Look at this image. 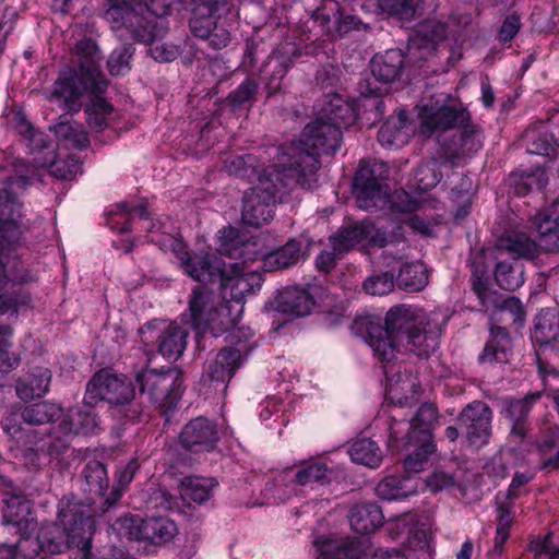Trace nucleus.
Segmentation results:
<instances>
[{
	"label": "nucleus",
	"mask_w": 559,
	"mask_h": 559,
	"mask_svg": "<svg viewBox=\"0 0 559 559\" xmlns=\"http://www.w3.org/2000/svg\"><path fill=\"white\" fill-rule=\"evenodd\" d=\"M444 323L438 313L400 304L386 311L384 320L374 314L357 316L352 330L364 338L376 359L388 364L402 352L430 357L439 347Z\"/></svg>",
	"instance_id": "nucleus-1"
},
{
	"label": "nucleus",
	"mask_w": 559,
	"mask_h": 559,
	"mask_svg": "<svg viewBox=\"0 0 559 559\" xmlns=\"http://www.w3.org/2000/svg\"><path fill=\"white\" fill-rule=\"evenodd\" d=\"M320 162L313 154H302L296 146H281L277 163L259 177V183L243 197V224L261 227L273 218V207L294 187L312 189L317 186Z\"/></svg>",
	"instance_id": "nucleus-2"
},
{
	"label": "nucleus",
	"mask_w": 559,
	"mask_h": 559,
	"mask_svg": "<svg viewBox=\"0 0 559 559\" xmlns=\"http://www.w3.org/2000/svg\"><path fill=\"white\" fill-rule=\"evenodd\" d=\"M472 290L485 311H491L490 337L478 357L480 364L508 362L512 352V341L507 326L522 328L525 322V310L521 300L514 296L506 297L489 287L488 281L481 276L472 278Z\"/></svg>",
	"instance_id": "nucleus-3"
},
{
	"label": "nucleus",
	"mask_w": 559,
	"mask_h": 559,
	"mask_svg": "<svg viewBox=\"0 0 559 559\" xmlns=\"http://www.w3.org/2000/svg\"><path fill=\"white\" fill-rule=\"evenodd\" d=\"M356 119L353 105L334 95L321 108L320 117L305 127L300 140L284 146H296L302 154H313L319 162L320 154H334L338 150L342 129L352 126Z\"/></svg>",
	"instance_id": "nucleus-4"
},
{
	"label": "nucleus",
	"mask_w": 559,
	"mask_h": 559,
	"mask_svg": "<svg viewBox=\"0 0 559 559\" xmlns=\"http://www.w3.org/2000/svg\"><path fill=\"white\" fill-rule=\"evenodd\" d=\"M94 502L83 501L74 496H64L58 503L56 524L61 534L49 538L47 534L38 536L37 544L43 550L51 554L75 546L82 549L91 547V536L95 528Z\"/></svg>",
	"instance_id": "nucleus-5"
},
{
	"label": "nucleus",
	"mask_w": 559,
	"mask_h": 559,
	"mask_svg": "<svg viewBox=\"0 0 559 559\" xmlns=\"http://www.w3.org/2000/svg\"><path fill=\"white\" fill-rule=\"evenodd\" d=\"M0 169V292L8 287L4 262L12 257V245L20 238L22 203L19 194L31 183L25 176H5Z\"/></svg>",
	"instance_id": "nucleus-6"
},
{
	"label": "nucleus",
	"mask_w": 559,
	"mask_h": 559,
	"mask_svg": "<svg viewBox=\"0 0 559 559\" xmlns=\"http://www.w3.org/2000/svg\"><path fill=\"white\" fill-rule=\"evenodd\" d=\"M533 225L538 234L537 241L523 233H509L497 240V250L533 260L539 251H559V203L548 212L535 215Z\"/></svg>",
	"instance_id": "nucleus-7"
},
{
	"label": "nucleus",
	"mask_w": 559,
	"mask_h": 559,
	"mask_svg": "<svg viewBox=\"0 0 559 559\" xmlns=\"http://www.w3.org/2000/svg\"><path fill=\"white\" fill-rule=\"evenodd\" d=\"M234 24L233 4L228 0H201L189 22L191 33L214 50L229 45Z\"/></svg>",
	"instance_id": "nucleus-8"
},
{
	"label": "nucleus",
	"mask_w": 559,
	"mask_h": 559,
	"mask_svg": "<svg viewBox=\"0 0 559 559\" xmlns=\"http://www.w3.org/2000/svg\"><path fill=\"white\" fill-rule=\"evenodd\" d=\"M188 310L191 326L198 334L210 331L216 337L238 321V314H234L233 306L227 305L206 286H197L192 289Z\"/></svg>",
	"instance_id": "nucleus-9"
},
{
	"label": "nucleus",
	"mask_w": 559,
	"mask_h": 559,
	"mask_svg": "<svg viewBox=\"0 0 559 559\" xmlns=\"http://www.w3.org/2000/svg\"><path fill=\"white\" fill-rule=\"evenodd\" d=\"M135 384L141 402L151 404L162 415L173 411L182 394V376L176 368L141 370Z\"/></svg>",
	"instance_id": "nucleus-10"
},
{
	"label": "nucleus",
	"mask_w": 559,
	"mask_h": 559,
	"mask_svg": "<svg viewBox=\"0 0 559 559\" xmlns=\"http://www.w3.org/2000/svg\"><path fill=\"white\" fill-rule=\"evenodd\" d=\"M419 116L420 131L424 134L466 127L471 122L468 110L450 94L433 96L421 108Z\"/></svg>",
	"instance_id": "nucleus-11"
},
{
	"label": "nucleus",
	"mask_w": 559,
	"mask_h": 559,
	"mask_svg": "<svg viewBox=\"0 0 559 559\" xmlns=\"http://www.w3.org/2000/svg\"><path fill=\"white\" fill-rule=\"evenodd\" d=\"M109 8L105 19L114 29L126 28L138 41H148L155 36L153 20L144 15L145 0H106Z\"/></svg>",
	"instance_id": "nucleus-12"
},
{
	"label": "nucleus",
	"mask_w": 559,
	"mask_h": 559,
	"mask_svg": "<svg viewBox=\"0 0 559 559\" xmlns=\"http://www.w3.org/2000/svg\"><path fill=\"white\" fill-rule=\"evenodd\" d=\"M389 165L381 160H361L353 180L359 209L377 206L388 195Z\"/></svg>",
	"instance_id": "nucleus-13"
},
{
	"label": "nucleus",
	"mask_w": 559,
	"mask_h": 559,
	"mask_svg": "<svg viewBox=\"0 0 559 559\" xmlns=\"http://www.w3.org/2000/svg\"><path fill=\"white\" fill-rule=\"evenodd\" d=\"M262 283V274L249 270L245 262L229 263L219 281L222 299L227 305L234 302L238 306L234 314H238L239 318L245 299L248 296L255 295L261 289Z\"/></svg>",
	"instance_id": "nucleus-14"
},
{
	"label": "nucleus",
	"mask_w": 559,
	"mask_h": 559,
	"mask_svg": "<svg viewBox=\"0 0 559 559\" xmlns=\"http://www.w3.org/2000/svg\"><path fill=\"white\" fill-rule=\"evenodd\" d=\"M106 90H96L90 76L76 71L75 68L59 73L51 91V99L68 112H79L83 98L92 93H105Z\"/></svg>",
	"instance_id": "nucleus-15"
},
{
	"label": "nucleus",
	"mask_w": 559,
	"mask_h": 559,
	"mask_svg": "<svg viewBox=\"0 0 559 559\" xmlns=\"http://www.w3.org/2000/svg\"><path fill=\"white\" fill-rule=\"evenodd\" d=\"M492 418V409L483 401H473L460 412L457 421L469 448L479 450L489 443Z\"/></svg>",
	"instance_id": "nucleus-16"
},
{
	"label": "nucleus",
	"mask_w": 559,
	"mask_h": 559,
	"mask_svg": "<svg viewBox=\"0 0 559 559\" xmlns=\"http://www.w3.org/2000/svg\"><path fill=\"white\" fill-rule=\"evenodd\" d=\"M135 396L134 384L126 376L111 374L106 370L96 372L86 385L85 401L122 405Z\"/></svg>",
	"instance_id": "nucleus-17"
},
{
	"label": "nucleus",
	"mask_w": 559,
	"mask_h": 559,
	"mask_svg": "<svg viewBox=\"0 0 559 559\" xmlns=\"http://www.w3.org/2000/svg\"><path fill=\"white\" fill-rule=\"evenodd\" d=\"M300 56V48L290 41L278 45L267 56L260 68L266 98H271L282 91L284 78Z\"/></svg>",
	"instance_id": "nucleus-18"
},
{
	"label": "nucleus",
	"mask_w": 559,
	"mask_h": 559,
	"mask_svg": "<svg viewBox=\"0 0 559 559\" xmlns=\"http://www.w3.org/2000/svg\"><path fill=\"white\" fill-rule=\"evenodd\" d=\"M141 340L146 345H156L158 353L177 360L187 346L188 332L177 323L148 322L140 329Z\"/></svg>",
	"instance_id": "nucleus-19"
},
{
	"label": "nucleus",
	"mask_w": 559,
	"mask_h": 559,
	"mask_svg": "<svg viewBox=\"0 0 559 559\" xmlns=\"http://www.w3.org/2000/svg\"><path fill=\"white\" fill-rule=\"evenodd\" d=\"M459 133L444 139L440 147V158L451 166H461L483 146V132L475 124L468 122L461 127Z\"/></svg>",
	"instance_id": "nucleus-20"
},
{
	"label": "nucleus",
	"mask_w": 559,
	"mask_h": 559,
	"mask_svg": "<svg viewBox=\"0 0 559 559\" xmlns=\"http://www.w3.org/2000/svg\"><path fill=\"white\" fill-rule=\"evenodd\" d=\"M221 438L217 423L204 416L189 420L179 433L180 445L191 453L213 451Z\"/></svg>",
	"instance_id": "nucleus-21"
},
{
	"label": "nucleus",
	"mask_w": 559,
	"mask_h": 559,
	"mask_svg": "<svg viewBox=\"0 0 559 559\" xmlns=\"http://www.w3.org/2000/svg\"><path fill=\"white\" fill-rule=\"evenodd\" d=\"M185 273L200 283L219 282L227 264L217 254L211 252L190 253L185 249L176 252Z\"/></svg>",
	"instance_id": "nucleus-22"
},
{
	"label": "nucleus",
	"mask_w": 559,
	"mask_h": 559,
	"mask_svg": "<svg viewBox=\"0 0 559 559\" xmlns=\"http://www.w3.org/2000/svg\"><path fill=\"white\" fill-rule=\"evenodd\" d=\"M399 430L393 425L390 426L389 447L401 448L407 451L404 457V467L407 473H419L428 464L429 456L436 451L433 440H424L414 438L411 442L409 437L399 438Z\"/></svg>",
	"instance_id": "nucleus-23"
},
{
	"label": "nucleus",
	"mask_w": 559,
	"mask_h": 559,
	"mask_svg": "<svg viewBox=\"0 0 559 559\" xmlns=\"http://www.w3.org/2000/svg\"><path fill=\"white\" fill-rule=\"evenodd\" d=\"M3 524L16 528L21 539H27L36 530L37 522L32 514V503L21 495H11L3 499Z\"/></svg>",
	"instance_id": "nucleus-24"
},
{
	"label": "nucleus",
	"mask_w": 559,
	"mask_h": 559,
	"mask_svg": "<svg viewBox=\"0 0 559 559\" xmlns=\"http://www.w3.org/2000/svg\"><path fill=\"white\" fill-rule=\"evenodd\" d=\"M76 71L91 78L96 90H107L108 81L99 69L100 52L94 40L84 38L76 43L74 49Z\"/></svg>",
	"instance_id": "nucleus-25"
},
{
	"label": "nucleus",
	"mask_w": 559,
	"mask_h": 559,
	"mask_svg": "<svg viewBox=\"0 0 559 559\" xmlns=\"http://www.w3.org/2000/svg\"><path fill=\"white\" fill-rule=\"evenodd\" d=\"M448 24L445 22L429 19L423 21L415 28L409 38V49L423 51L419 58L430 55L440 43L447 38Z\"/></svg>",
	"instance_id": "nucleus-26"
},
{
	"label": "nucleus",
	"mask_w": 559,
	"mask_h": 559,
	"mask_svg": "<svg viewBox=\"0 0 559 559\" xmlns=\"http://www.w3.org/2000/svg\"><path fill=\"white\" fill-rule=\"evenodd\" d=\"M19 132L24 138V145L29 151V154H40L43 156H35L34 162L40 166L52 165L55 173H59V176L63 179L69 178L66 173H60L58 163L55 162L56 155L53 150H50V142L44 132L35 130L29 122H22L19 126Z\"/></svg>",
	"instance_id": "nucleus-27"
},
{
	"label": "nucleus",
	"mask_w": 559,
	"mask_h": 559,
	"mask_svg": "<svg viewBox=\"0 0 559 559\" xmlns=\"http://www.w3.org/2000/svg\"><path fill=\"white\" fill-rule=\"evenodd\" d=\"M96 403H87L83 399L82 406L70 408L59 425V430L68 431L71 436L92 435L98 429V417L94 412Z\"/></svg>",
	"instance_id": "nucleus-28"
},
{
	"label": "nucleus",
	"mask_w": 559,
	"mask_h": 559,
	"mask_svg": "<svg viewBox=\"0 0 559 559\" xmlns=\"http://www.w3.org/2000/svg\"><path fill=\"white\" fill-rule=\"evenodd\" d=\"M532 340L540 348L559 349V310L543 309L535 319Z\"/></svg>",
	"instance_id": "nucleus-29"
},
{
	"label": "nucleus",
	"mask_w": 559,
	"mask_h": 559,
	"mask_svg": "<svg viewBox=\"0 0 559 559\" xmlns=\"http://www.w3.org/2000/svg\"><path fill=\"white\" fill-rule=\"evenodd\" d=\"M292 474L289 481L294 485L306 487L320 485L324 486L332 480V471L326 463L319 460L301 461L295 467L286 471Z\"/></svg>",
	"instance_id": "nucleus-30"
},
{
	"label": "nucleus",
	"mask_w": 559,
	"mask_h": 559,
	"mask_svg": "<svg viewBox=\"0 0 559 559\" xmlns=\"http://www.w3.org/2000/svg\"><path fill=\"white\" fill-rule=\"evenodd\" d=\"M350 527L358 534H371L383 524L384 516L381 508L373 502H360L349 511Z\"/></svg>",
	"instance_id": "nucleus-31"
},
{
	"label": "nucleus",
	"mask_w": 559,
	"mask_h": 559,
	"mask_svg": "<svg viewBox=\"0 0 559 559\" xmlns=\"http://www.w3.org/2000/svg\"><path fill=\"white\" fill-rule=\"evenodd\" d=\"M241 364L240 352L234 347L221 349L216 357L209 362L205 377L211 382L224 384L229 381Z\"/></svg>",
	"instance_id": "nucleus-32"
},
{
	"label": "nucleus",
	"mask_w": 559,
	"mask_h": 559,
	"mask_svg": "<svg viewBox=\"0 0 559 559\" xmlns=\"http://www.w3.org/2000/svg\"><path fill=\"white\" fill-rule=\"evenodd\" d=\"M254 247L253 242L233 226H227L219 230L217 251L222 255L243 260L242 262H245L249 259L248 255L253 251Z\"/></svg>",
	"instance_id": "nucleus-33"
},
{
	"label": "nucleus",
	"mask_w": 559,
	"mask_h": 559,
	"mask_svg": "<svg viewBox=\"0 0 559 559\" xmlns=\"http://www.w3.org/2000/svg\"><path fill=\"white\" fill-rule=\"evenodd\" d=\"M0 292V317L16 316L20 311H26L33 308L32 294L23 287L12 289L11 292ZM14 330L10 324L0 323V335H13Z\"/></svg>",
	"instance_id": "nucleus-34"
},
{
	"label": "nucleus",
	"mask_w": 559,
	"mask_h": 559,
	"mask_svg": "<svg viewBox=\"0 0 559 559\" xmlns=\"http://www.w3.org/2000/svg\"><path fill=\"white\" fill-rule=\"evenodd\" d=\"M406 110H400L396 116H390L378 131V141L382 146H402L407 143L411 127Z\"/></svg>",
	"instance_id": "nucleus-35"
},
{
	"label": "nucleus",
	"mask_w": 559,
	"mask_h": 559,
	"mask_svg": "<svg viewBox=\"0 0 559 559\" xmlns=\"http://www.w3.org/2000/svg\"><path fill=\"white\" fill-rule=\"evenodd\" d=\"M404 64V53L400 49H389L383 55H377L371 60V73L380 82L392 83L401 74Z\"/></svg>",
	"instance_id": "nucleus-36"
},
{
	"label": "nucleus",
	"mask_w": 559,
	"mask_h": 559,
	"mask_svg": "<svg viewBox=\"0 0 559 559\" xmlns=\"http://www.w3.org/2000/svg\"><path fill=\"white\" fill-rule=\"evenodd\" d=\"M51 371L48 368L35 367L25 378H20L15 391L21 400L41 397L49 390Z\"/></svg>",
	"instance_id": "nucleus-37"
},
{
	"label": "nucleus",
	"mask_w": 559,
	"mask_h": 559,
	"mask_svg": "<svg viewBox=\"0 0 559 559\" xmlns=\"http://www.w3.org/2000/svg\"><path fill=\"white\" fill-rule=\"evenodd\" d=\"M177 532L175 522L166 516H150L142 520V540L153 545L169 543Z\"/></svg>",
	"instance_id": "nucleus-38"
},
{
	"label": "nucleus",
	"mask_w": 559,
	"mask_h": 559,
	"mask_svg": "<svg viewBox=\"0 0 559 559\" xmlns=\"http://www.w3.org/2000/svg\"><path fill=\"white\" fill-rule=\"evenodd\" d=\"M313 305L312 297L304 288H289L277 298V310L294 317L307 316Z\"/></svg>",
	"instance_id": "nucleus-39"
},
{
	"label": "nucleus",
	"mask_w": 559,
	"mask_h": 559,
	"mask_svg": "<svg viewBox=\"0 0 559 559\" xmlns=\"http://www.w3.org/2000/svg\"><path fill=\"white\" fill-rule=\"evenodd\" d=\"M139 468L140 464L136 457L131 459L127 464L117 468L116 484L102 502L100 509L103 514L107 513L111 508L116 507Z\"/></svg>",
	"instance_id": "nucleus-40"
},
{
	"label": "nucleus",
	"mask_w": 559,
	"mask_h": 559,
	"mask_svg": "<svg viewBox=\"0 0 559 559\" xmlns=\"http://www.w3.org/2000/svg\"><path fill=\"white\" fill-rule=\"evenodd\" d=\"M439 417L438 408L431 403L423 404L416 412L408 427L407 437L433 440L432 429Z\"/></svg>",
	"instance_id": "nucleus-41"
},
{
	"label": "nucleus",
	"mask_w": 559,
	"mask_h": 559,
	"mask_svg": "<svg viewBox=\"0 0 559 559\" xmlns=\"http://www.w3.org/2000/svg\"><path fill=\"white\" fill-rule=\"evenodd\" d=\"M377 496L382 500H399L417 492L414 479L411 477L388 476L376 487Z\"/></svg>",
	"instance_id": "nucleus-42"
},
{
	"label": "nucleus",
	"mask_w": 559,
	"mask_h": 559,
	"mask_svg": "<svg viewBox=\"0 0 559 559\" xmlns=\"http://www.w3.org/2000/svg\"><path fill=\"white\" fill-rule=\"evenodd\" d=\"M366 239L373 247L384 248L391 245H403L401 253L396 258L401 259L405 254L406 238L404 228L401 225L393 226L390 230L378 228L371 223H365Z\"/></svg>",
	"instance_id": "nucleus-43"
},
{
	"label": "nucleus",
	"mask_w": 559,
	"mask_h": 559,
	"mask_svg": "<svg viewBox=\"0 0 559 559\" xmlns=\"http://www.w3.org/2000/svg\"><path fill=\"white\" fill-rule=\"evenodd\" d=\"M103 93H92L90 104L85 108L88 127L95 132H100L109 126L114 114V106L104 97Z\"/></svg>",
	"instance_id": "nucleus-44"
},
{
	"label": "nucleus",
	"mask_w": 559,
	"mask_h": 559,
	"mask_svg": "<svg viewBox=\"0 0 559 559\" xmlns=\"http://www.w3.org/2000/svg\"><path fill=\"white\" fill-rule=\"evenodd\" d=\"M396 283L400 288L407 292L423 290L428 284L427 266L420 261L403 264L396 276Z\"/></svg>",
	"instance_id": "nucleus-45"
},
{
	"label": "nucleus",
	"mask_w": 559,
	"mask_h": 559,
	"mask_svg": "<svg viewBox=\"0 0 559 559\" xmlns=\"http://www.w3.org/2000/svg\"><path fill=\"white\" fill-rule=\"evenodd\" d=\"M217 485L218 483L214 478L187 476L181 480L180 495L183 499L200 504L210 499L213 489Z\"/></svg>",
	"instance_id": "nucleus-46"
},
{
	"label": "nucleus",
	"mask_w": 559,
	"mask_h": 559,
	"mask_svg": "<svg viewBox=\"0 0 559 559\" xmlns=\"http://www.w3.org/2000/svg\"><path fill=\"white\" fill-rule=\"evenodd\" d=\"M25 424L31 426L45 425L59 419L63 415V408L55 403L43 401L22 406Z\"/></svg>",
	"instance_id": "nucleus-47"
},
{
	"label": "nucleus",
	"mask_w": 559,
	"mask_h": 559,
	"mask_svg": "<svg viewBox=\"0 0 559 559\" xmlns=\"http://www.w3.org/2000/svg\"><path fill=\"white\" fill-rule=\"evenodd\" d=\"M365 222L341 227L329 240L334 251L343 254L366 239Z\"/></svg>",
	"instance_id": "nucleus-48"
},
{
	"label": "nucleus",
	"mask_w": 559,
	"mask_h": 559,
	"mask_svg": "<svg viewBox=\"0 0 559 559\" xmlns=\"http://www.w3.org/2000/svg\"><path fill=\"white\" fill-rule=\"evenodd\" d=\"M301 255V243L290 239L283 247L269 253L264 259V266L269 271L281 270L296 264Z\"/></svg>",
	"instance_id": "nucleus-49"
},
{
	"label": "nucleus",
	"mask_w": 559,
	"mask_h": 559,
	"mask_svg": "<svg viewBox=\"0 0 559 559\" xmlns=\"http://www.w3.org/2000/svg\"><path fill=\"white\" fill-rule=\"evenodd\" d=\"M348 454L353 462L371 468L379 467L383 459L380 448L369 438L356 440L350 445Z\"/></svg>",
	"instance_id": "nucleus-50"
},
{
	"label": "nucleus",
	"mask_w": 559,
	"mask_h": 559,
	"mask_svg": "<svg viewBox=\"0 0 559 559\" xmlns=\"http://www.w3.org/2000/svg\"><path fill=\"white\" fill-rule=\"evenodd\" d=\"M90 495L104 498L108 489V475L105 465L96 460L87 462L81 473Z\"/></svg>",
	"instance_id": "nucleus-51"
},
{
	"label": "nucleus",
	"mask_w": 559,
	"mask_h": 559,
	"mask_svg": "<svg viewBox=\"0 0 559 559\" xmlns=\"http://www.w3.org/2000/svg\"><path fill=\"white\" fill-rule=\"evenodd\" d=\"M259 92V83L252 78H247L236 90L227 96V104L234 110H245L252 107Z\"/></svg>",
	"instance_id": "nucleus-52"
},
{
	"label": "nucleus",
	"mask_w": 559,
	"mask_h": 559,
	"mask_svg": "<svg viewBox=\"0 0 559 559\" xmlns=\"http://www.w3.org/2000/svg\"><path fill=\"white\" fill-rule=\"evenodd\" d=\"M445 163L440 157H432L421 163L415 173V180L419 189L429 190L436 187L442 179L441 167Z\"/></svg>",
	"instance_id": "nucleus-53"
},
{
	"label": "nucleus",
	"mask_w": 559,
	"mask_h": 559,
	"mask_svg": "<svg viewBox=\"0 0 559 559\" xmlns=\"http://www.w3.org/2000/svg\"><path fill=\"white\" fill-rule=\"evenodd\" d=\"M496 283L506 290H514L523 285V271L510 262L500 261L495 267Z\"/></svg>",
	"instance_id": "nucleus-54"
},
{
	"label": "nucleus",
	"mask_w": 559,
	"mask_h": 559,
	"mask_svg": "<svg viewBox=\"0 0 559 559\" xmlns=\"http://www.w3.org/2000/svg\"><path fill=\"white\" fill-rule=\"evenodd\" d=\"M164 224L160 222H148V226L145 228L147 229L150 241L159 246L164 251L171 250L175 253L180 251L183 242L168 231L162 230Z\"/></svg>",
	"instance_id": "nucleus-55"
},
{
	"label": "nucleus",
	"mask_w": 559,
	"mask_h": 559,
	"mask_svg": "<svg viewBox=\"0 0 559 559\" xmlns=\"http://www.w3.org/2000/svg\"><path fill=\"white\" fill-rule=\"evenodd\" d=\"M328 547V551L332 549L334 551L333 559H364L370 543L368 540L349 539L340 545H329Z\"/></svg>",
	"instance_id": "nucleus-56"
},
{
	"label": "nucleus",
	"mask_w": 559,
	"mask_h": 559,
	"mask_svg": "<svg viewBox=\"0 0 559 559\" xmlns=\"http://www.w3.org/2000/svg\"><path fill=\"white\" fill-rule=\"evenodd\" d=\"M381 7L400 20H413L420 9L421 0H380Z\"/></svg>",
	"instance_id": "nucleus-57"
},
{
	"label": "nucleus",
	"mask_w": 559,
	"mask_h": 559,
	"mask_svg": "<svg viewBox=\"0 0 559 559\" xmlns=\"http://www.w3.org/2000/svg\"><path fill=\"white\" fill-rule=\"evenodd\" d=\"M153 25L156 26L155 36L152 40L144 41L150 44L148 53L159 62H170L178 56V49L174 45L164 44L157 41L156 38L164 33V27L158 25L157 21H153Z\"/></svg>",
	"instance_id": "nucleus-58"
},
{
	"label": "nucleus",
	"mask_w": 559,
	"mask_h": 559,
	"mask_svg": "<svg viewBox=\"0 0 559 559\" xmlns=\"http://www.w3.org/2000/svg\"><path fill=\"white\" fill-rule=\"evenodd\" d=\"M134 53L132 45H122L110 53L107 66L111 75H123L130 71V60Z\"/></svg>",
	"instance_id": "nucleus-59"
},
{
	"label": "nucleus",
	"mask_w": 559,
	"mask_h": 559,
	"mask_svg": "<svg viewBox=\"0 0 559 559\" xmlns=\"http://www.w3.org/2000/svg\"><path fill=\"white\" fill-rule=\"evenodd\" d=\"M542 392H535L521 400H512L504 407V415L511 421L526 420L533 403L539 400Z\"/></svg>",
	"instance_id": "nucleus-60"
},
{
	"label": "nucleus",
	"mask_w": 559,
	"mask_h": 559,
	"mask_svg": "<svg viewBox=\"0 0 559 559\" xmlns=\"http://www.w3.org/2000/svg\"><path fill=\"white\" fill-rule=\"evenodd\" d=\"M142 520L133 515L120 516L111 524V528L119 537L142 540Z\"/></svg>",
	"instance_id": "nucleus-61"
},
{
	"label": "nucleus",
	"mask_w": 559,
	"mask_h": 559,
	"mask_svg": "<svg viewBox=\"0 0 559 559\" xmlns=\"http://www.w3.org/2000/svg\"><path fill=\"white\" fill-rule=\"evenodd\" d=\"M252 155H235L224 160V168L229 175L251 179L255 175Z\"/></svg>",
	"instance_id": "nucleus-62"
},
{
	"label": "nucleus",
	"mask_w": 559,
	"mask_h": 559,
	"mask_svg": "<svg viewBox=\"0 0 559 559\" xmlns=\"http://www.w3.org/2000/svg\"><path fill=\"white\" fill-rule=\"evenodd\" d=\"M4 265L5 274L8 275V284L10 282H12L13 285L14 283L25 284L36 280V275L15 254L8 259Z\"/></svg>",
	"instance_id": "nucleus-63"
},
{
	"label": "nucleus",
	"mask_w": 559,
	"mask_h": 559,
	"mask_svg": "<svg viewBox=\"0 0 559 559\" xmlns=\"http://www.w3.org/2000/svg\"><path fill=\"white\" fill-rule=\"evenodd\" d=\"M395 286L394 275L390 272H383L371 275L364 282V290L372 296H383L393 292Z\"/></svg>",
	"instance_id": "nucleus-64"
}]
</instances>
